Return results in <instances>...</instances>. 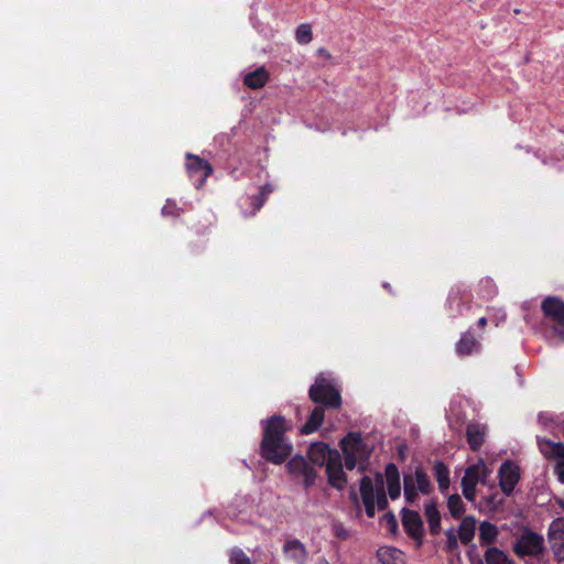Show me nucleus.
<instances>
[{
    "mask_svg": "<svg viewBox=\"0 0 564 564\" xmlns=\"http://www.w3.org/2000/svg\"><path fill=\"white\" fill-rule=\"evenodd\" d=\"M386 477L388 482H398L400 481V475L397 466L393 463H390L386 467Z\"/></svg>",
    "mask_w": 564,
    "mask_h": 564,
    "instance_id": "nucleus-32",
    "label": "nucleus"
},
{
    "mask_svg": "<svg viewBox=\"0 0 564 564\" xmlns=\"http://www.w3.org/2000/svg\"><path fill=\"white\" fill-rule=\"evenodd\" d=\"M547 540L554 560L558 563L564 562V518L553 520L547 530Z\"/></svg>",
    "mask_w": 564,
    "mask_h": 564,
    "instance_id": "nucleus-6",
    "label": "nucleus"
},
{
    "mask_svg": "<svg viewBox=\"0 0 564 564\" xmlns=\"http://www.w3.org/2000/svg\"><path fill=\"white\" fill-rule=\"evenodd\" d=\"M447 507L451 514L456 519H459L465 512L464 502L457 494L448 497Z\"/></svg>",
    "mask_w": 564,
    "mask_h": 564,
    "instance_id": "nucleus-28",
    "label": "nucleus"
},
{
    "mask_svg": "<svg viewBox=\"0 0 564 564\" xmlns=\"http://www.w3.org/2000/svg\"><path fill=\"white\" fill-rule=\"evenodd\" d=\"M285 557L294 564H306L308 552L306 546L297 539L288 540L283 545Z\"/></svg>",
    "mask_w": 564,
    "mask_h": 564,
    "instance_id": "nucleus-12",
    "label": "nucleus"
},
{
    "mask_svg": "<svg viewBox=\"0 0 564 564\" xmlns=\"http://www.w3.org/2000/svg\"><path fill=\"white\" fill-rule=\"evenodd\" d=\"M338 452L337 449H332L326 443L316 442L311 444L307 455L310 460L317 466H325L329 463L330 458H333V454Z\"/></svg>",
    "mask_w": 564,
    "mask_h": 564,
    "instance_id": "nucleus-13",
    "label": "nucleus"
},
{
    "mask_svg": "<svg viewBox=\"0 0 564 564\" xmlns=\"http://www.w3.org/2000/svg\"><path fill=\"white\" fill-rule=\"evenodd\" d=\"M344 466L339 452H335L326 467L328 484L338 490H343L347 484Z\"/></svg>",
    "mask_w": 564,
    "mask_h": 564,
    "instance_id": "nucleus-8",
    "label": "nucleus"
},
{
    "mask_svg": "<svg viewBox=\"0 0 564 564\" xmlns=\"http://www.w3.org/2000/svg\"><path fill=\"white\" fill-rule=\"evenodd\" d=\"M262 424L261 456L272 464L280 465L292 453V444L285 437L286 421L284 416L273 415Z\"/></svg>",
    "mask_w": 564,
    "mask_h": 564,
    "instance_id": "nucleus-1",
    "label": "nucleus"
},
{
    "mask_svg": "<svg viewBox=\"0 0 564 564\" xmlns=\"http://www.w3.org/2000/svg\"><path fill=\"white\" fill-rule=\"evenodd\" d=\"M498 535V530L496 525L490 522L484 521L479 527V540L481 544H490L492 543Z\"/></svg>",
    "mask_w": 564,
    "mask_h": 564,
    "instance_id": "nucleus-25",
    "label": "nucleus"
},
{
    "mask_svg": "<svg viewBox=\"0 0 564 564\" xmlns=\"http://www.w3.org/2000/svg\"><path fill=\"white\" fill-rule=\"evenodd\" d=\"M449 564H454L453 562H451Z\"/></svg>",
    "mask_w": 564,
    "mask_h": 564,
    "instance_id": "nucleus-47",
    "label": "nucleus"
},
{
    "mask_svg": "<svg viewBox=\"0 0 564 564\" xmlns=\"http://www.w3.org/2000/svg\"><path fill=\"white\" fill-rule=\"evenodd\" d=\"M350 498H351L355 502H357V501H358L357 494H356V491H355L354 489H351V491H350Z\"/></svg>",
    "mask_w": 564,
    "mask_h": 564,
    "instance_id": "nucleus-45",
    "label": "nucleus"
},
{
    "mask_svg": "<svg viewBox=\"0 0 564 564\" xmlns=\"http://www.w3.org/2000/svg\"><path fill=\"white\" fill-rule=\"evenodd\" d=\"M325 564H328V563H325Z\"/></svg>",
    "mask_w": 564,
    "mask_h": 564,
    "instance_id": "nucleus-48",
    "label": "nucleus"
},
{
    "mask_svg": "<svg viewBox=\"0 0 564 564\" xmlns=\"http://www.w3.org/2000/svg\"><path fill=\"white\" fill-rule=\"evenodd\" d=\"M317 54L319 56L324 57L325 59H330L332 58L330 53L326 48H324V47L318 48L317 50Z\"/></svg>",
    "mask_w": 564,
    "mask_h": 564,
    "instance_id": "nucleus-41",
    "label": "nucleus"
},
{
    "mask_svg": "<svg viewBox=\"0 0 564 564\" xmlns=\"http://www.w3.org/2000/svg\"><path fill=\"white\" fill-rule=\"evenodd\" d=\"M230 564H251L249 556L240 549H234L230 553Z\"/></svg>",
    "mask_w": 564,
    "mask_h": 564,
    "instance_id": "nucleus-31",
    "label": "nucleus"
},
{
    "mask_svg": "<svg viewBox=\"0 0 564 564\" xmlns=\"http://www.w3.org/2000/svg\"><path fill=\"white\" fill-rule=\"evenodd\" d=\"M478 348V343L470 334H465L457 343V351L459 355H469Z\"/></svg>",
    "mask_w": 564,
    "mask_h": 564,
    "instance_id": "nucleus-26",
    "label": "nucleus"
},
{
    "mask_svg": "<svg viewBox=\"0 0 564 564\" xmlns=\"http://www.w3.org/2000/svg\"><path fill=\"white\" fill-rule=\"evenodd\" d=\"M376 505L379 510H384L388 507V499L383 489V478L381 474H377L376 477L375 506Z\"/></svg>",
    "mask_w": 564,
    "mask_h": 564,
    "instance_id": "nucleus-27",
    "label": "nucleus"
},
{
    "mask_svg": "<svg viewBox=\"0 0 564 564\" xmlns=\"http://www.w3.org/2000/svg\"><path fill=\"white\" fill-rule=\"evenodd\" d=\"M424 513L430 527L431 534H438L441 530V514L437 510L436 503L433 501L426 503Z\"/></svg>",
    "mask_w": 564,
    "mask_h": 564,
    "instance_id": "nucleus-20",
    "label": "nucleus"
},
{
    "mask_svg": "<svg viewBox=\"0 0 564 564\" xmlns=\"http://www.w3.org/2000/svg\"><path fill=\"white\" fill-rule=\"evenodd\" d=\"M295 39L300 44H308L313 40L311 25L306 23L300 24L295 31Z\"/></svg>",
    "mask_w": 564,
    "mask_h": 564,
    "instance_id": "nucleus-30",
    "label": "nucleus"
},
{
    "mask_svg": "<svg viewBox=\"0 0 564 564\" xmlns=\"http://www.w3.org/2000/svg\"><path fill=\"white\" fill-rule=\"evenodd\" d=\"M434 476L438 482L441 491H445L449 487L448 468L443 462H435L433 466Z\"/></svg>",
    "mask_w": 564,
    "mask_h": 564,
    "instance_id": "nucleus-22",
    "label": "nucleus"
},
{
    "mask_svg": "<svg viewBox=\"0 0 564 564\" xmlns=\"http://www.w3.org/2000/svg\"><path fill=\"white\" fill-rule=\"evenodd\" d=\"M557 475H558V480L561 482H564V468H561L558 471H557Z\"/></svg>",
    "mask_w": 564,
    "mask_h": 564,
    "instance_id": "nucleus-44",
    "label": "nucleus"
},
{
    "mask_svg": "<svg viewBox=\"0 0 564 564\" xmlns=\"http://www.w3.org/2000/svg\"><path fill=\"white\" fill-rule=\"evenodd\" d=\"M308 397L314 403L324 409H339L341 406L339 390L323 377L316 378L308 390Z\"/></svg>",
    "mask_w": 564,
    "mask_h": 564,
    "instance_id": "nucleus-3",
    "label": "nucleus"
},
{
    "mask_svg": "<svg viewBox=\"0 0 564 564\" xmlns=\"http://www.w3.org/2000/svg\"><path fill=\"white\" fill-rule=\"evenodd\" d=\"M513 552L519 557L532 556L538 557L545 551L544 539L541 534L524 529L522 534L513 543Z\"/></svg>",
    "mask_w": 564,
    "mask_h": 564,
    "instance_id": "nucleus-5",
    "label": "nucleus"
},
{
    "mask_svg": "<svg viewBox=\"0 0 564 564\" xmlns=\"http://www.w3.org/2000/svg\"><path fill=\"white\" fill-rule=\"evenodd\" d=\"M388 492L391 499H397L400 497L401 488L400 481L398 482H388Z\"/></svg>",
    "mask_w": 564,
    "mask_h": 564,
    "instance_id": "nucleus-36",
    "label": "nucleus"
},
{
    "mask_svg": "<svg viewBox=\"0 0 564 564\" xmlns=\"http://www.w3.org/2000/svg\"><path fill=\"white\" fill-rule=\"evenodd\" d=\"M485 433L486 429L478 423H473L467 426V442L473 451L476 452L481 447L484 443Z\"/></svg>",
    "mask_w": 564,
    "mask_h": 564,
    "instance_id": "nucleus-19",
    "label": "nucleus"
},
{
    "mask_svg": "<svg viewBox=\"0 0 564 564\" xmlns=\"http://www.w3.org/2000/svg\"><path fill=\"white\" fill-rule=\"evenodd\" d=\"M487 325V318L486 317H481L478 319V326L479 327H485Z\"/></svg>",
    "mask_w": 564,
    "mask_h": 564,
    "instance_id": "nucleus-43",
    "label": "nucleus"
},
{
    "mask_svg": "<svg viewBox=\"0 0 564 564\" xmlns=\"http://www.w3.org/2000/svg\"><path fill=\"white\" fill-rule=\"evenodd\" d=\"M476 530V520L471 516H467L463 518L459 528H458V538L463 544H468L474 535Z\"/></svg>",
    "mask_w": 564,
    "mask_h": 564,
    "instance_id": "nucleus-21",
    "label": "nucleus"
},
{
    "mask_svg": "<svg viewBox=\"0 0 564 564\" xmlns=\"http://www.w3.org/2000/svg\"><path fill=\"white\" fill-rule=\"evenodd\" d=\"M360 495L362 500L375 499L376 488L373 487L372 480L368 476H364L360 480Z\"/></svg>",
    "mask_w": 564,
    "mask_h": 564,
    "instance_id": "nucleus-29",
    "label": "nucleus"
},
{
    "mask_svg": "<svg viewBox=\"0 0 564 564\" xmlns=\"http://www.w3.org/2000/svg\"><path fill=\"white\" fill-rule=\"evenodd\" d=\"M520 479L519 468L511 462H505L499 468V485L503 494L510 496Z\"/></svg>",
    "mask_w": 564,
    "mask_h": 564,
    "instance_id": "nucleus-9",
    "label": "nucleus"
},
{
    "mask_svg": "<svg viewBox=\"0 0 564 564\" xmlns=\"http://www.w3.org/2000/svg\"><path fill=\"white\" fill-rule=\"evenodd\" d=\"M324 415H325V409L321 405H316L312 410L306 423L301 427V430H300L301 433L302 434H311V433L316 432L324 421Z\"/></svg>",
    "mask_w": 564,
    "mask_h": 564,
    "instance_id": "nucleus-18",
    "label": "nucleus"
},
{
    "mask_svg": "<svg viewBox=\"0 0 564 564\" xmlns=\"http://www.w3.org/2000/svg\"><path fill=\"white\" fill-rule=\"evenodd\" d=\"M269 80V73L262 66L258 67L253 72L248 73L243 78V84L250 89H260Z\"/></svg>",
    "mask_w": 564,
    "mask_h": 564,
    "instance_id": "nucleus-17",
    "label": "nucleus"
},
{
    "mask_svg": "<svg viewBox=\"0 0 564 564\" xmlns=\"http://www.w3.org/2000/svg\"><path fill=\"white\" fill-rule=\"evenodd\" d=\"M264 198L263 197H260L259 195L258 196H253L252 197V205H253V212L252 214H254L256 212H258L264 204Z\"/></svg>",
    "mask_w": 564,
    "mask_h": 564,
    "instance_id": "nucleus-39",
    "label": "nucleus"
},
{
    "mask_svg": "<svg viewBox=\"0 0 564 564\" xmlns=\"http://www.w3.org/2000/svg\"><path fill=\"white\" fill-rule=\"evenodd\" d=\"M487 564H513L508 555L498 547H488L485 553Z\"/></svg>",
    "mask_w": 564,
    "mask_h": 564,
    "instance_id": "nucleus-24",
    "label": "nucleus"
},
{
    "mask_svg": "<svg viewBox=\"0 0 564 564\" xmlns=\"http://www.w3.org/2000/svg\"><path fill=\"white\" fill-rule=\"evenodd\" d=\"M539 448L544 457L557 459L556 471H558L561 468H564V443H556L550 440H540Z\"/></svg>",
    "mask_w": 564,
    "mask_h": 564,
    "instance_id": "nucleus-14",
    "label": "nucleus"
},
{
    "mask_svg": "<svg viewBox=\"0 0 564 564\" xmlns=\"http://www.w3.org/2000/svg\"><path fill=\"white\" fill-rule=\"evenodd\" d=\"M273 192V187L270 185V184H265L261 187V191L259 193V196L260 197H263L264 199L267 198V196L269 194H271Z\"/></svg>",
    "mask_w": 564,
    "mask_h": 564,
    "instance_id": "nucleus-40",
    "label": "nucleus"
},
{
    "mask_svg": "<svg viewBox=\"0 0 564 564\" xmlns=\"http://www.w3.org/2000/svg\"><path fill=\"white\" fill-rule=\"evenodd\" d=\"M286 469L292 476H302L305 488H310L315 484L317 473L303 456L295 455L292 457L286 463Z\"/></svg>",
    "mask_w": 564,
    "mask_h": 564,
    "instance_id": "nucleus-7",
    "label": "nucleus"
},
{
    "mask_svg": "<svg viewBox=\"0 0 564 564\" xmlns=\"http://www.w3.org/2000/svg\"><path fill=\"white\" fill-rule=\"evenodd\" d=\"M364 505H365V508H366V514L369 517V518H373L375 517V513H376V509H375V499H371V500H362Z\"/></svg>",
    "mask_w": 564,
    "mask_h": 564,
    "instance_id": "nucleus-37",
    "label": "nucleus"
},
{
    "mask_svg": "<svg viewBox=\"0 0 564 564\" xmlns=\"http://www.w3.org/2000/svg\"><path fill=\"white\" fill-rule=\"evenodd\" d=\"M402 524L406 533L413 540L417 541L419 545H421L423 536V521L419 512L403 508Z\"/></svg>",
    "mask_w": 564,
    "mask_h": 564,
    "instance_id": "nucleus-10",
    "label": "nucleus"
},
{
    "mask_svg": "<svg viewBox=\"0 0 564 564\" xmlns=\"http://www.w3.org/2000/svg\"><path fill=\"white\" fill-rule=\"evenodd\" d=\"M489 470L484 460H479L477 464L466 468L465 475L462 481L477 485L479 481L484 482L488 476Z\"/></svg>",
    "mask_w": 564,
    "mask_h": 564,
    "instance_id": "nucleus-15",
    "label": "nucleus"
},
{
    "mask_svg": "<svg viewBox=\"0 0 564 564\" xmlns=\"http://www.w3.org/2000/svg\"><path fill=\"white\" fill-rule=\"evenodd\" d=\"M544 316L552 322L564 325V301L557 296H547L541 304Z\"/></svg>",
    "mask_w": 564,
    "mask_h": 564,
    "instance_id": "nucleus-11",
    "label": "nucleus"
},
{
    "mask_svg": "<svg viewBox=\"0 0 564 564\" xmlns=\"http://www.w3.org/2000/svg\"><path fill=\"white\" fill-rule=\"evenodd\" d=\"M186 158L188 160L187 169L191 172H196V171L202 170L205 172L204 177H207L212 174L213 167L207 161L200 159L199 156L193 155V154H187Z\"/></svg>",
    "mask_w": 564,
    "mask_h": 564,
    "instance_id": "nucleus-23",
    "label": "nucleus"
},
{
    "mask_svg": "<svg viewBox=\"0 0 564 564\" xmlns=\"http://www.w3.org/2000/svg\"><path fill=\"white\" fill-rule=\"evenodd\" d=\"M446 538H447L446 547L448 551H453L454 549H456L458 546L457 538H456L455 533L453 532V530H448L446 532Z\"/></svg>",
    "mask_w": 564,
    "mask_h": 564,
    "instance_id": "nucleus-35",
    "label": "nucleus"
},
{
    "mask_svg": "<svg viewBox=\"0 0 564 564\" xmlns=\"http://www.w3.org/2000/svg\"><path fill=\"white\" fill-rule=\"evenodd\" d=\"M340 448L344 455L345 467L348 470H352L358 466V469L364 473V462L368 459L370 452L367 449L361 435L357 432L348 433L340 441Z\"/></svg>",
    "mask_w": 564,
    "mask_h": 564,
    "instance_id": "nucleus-2",
    "label": "nucleus"
},
{
    "mask_svg": "<svg viewBox=\"0 0 564 564\" xmlns=\"http://www.w3.org/2000/svg\"><path fill=\"white\" fill-rule=\"evenodd\" d=\"M336 535L341 538V539H346L348 536L346 531L344 529H341V528L336 530Z\"/></svg>",
    "mask_w": 564,
    "mask_h": 564,
    "instance_id": "nucleus-42",
    "label": "nucleus"
},
{
    "mask_svg": "<svg viewBox=\"0 0 564 564\" xmlns=\"http://www.w3.org/2000/svg\"><path fill=\"white\" fill-rule=\"evenodd\" d=\"M475 488H476L475 485L462 481L463 495L469 501H474L475 500V496H476V489Z\"/></svg>",
    "mask_w": 564,
    "mask_h": 564,
    "instance_id": "nucleus-34",
    "label": "nucleus"
},
{
    "mask_svg": "<svg viewBox=\"0 0 564 564\" xmlns=\"http://www.w3.org/2000/svg\"><path fill=\"white\" fill-rule=\"evenodd\" d=\"M432 488L431 480L422 467H416L413 473H404L403 489L406 502L414 503L419 492L429 495Z\"/></svg>",
    "mask_w": 564,
    "mask_h": 564,
    "instance_id": "nucleus-4",
    "label": "nucleus"
},
{
    "mask_svg": "<svg viewBox=\"0 0 564 564\" xmlns=\"http://www.w3.org/2000/svg\"><path fill=\"white\" fill-rule=\"evenodd\" d=\"M162 214L165 215V216L172 215V216H175V217H178L181 215L180 209H176L174 206H170V205H165L162 208Z\"/></svg>",
    "mask_w": 564,
    "mask_h": 564,
    "instance_id": "nucleus-38",
    "label": "nucleus"
},
{
    "mask_svg": "<svg viewBox=\"0 0 564 564\" xmlns=\"http://www.w3.org/2000/svg\"><path fill=\"white\" fill-rule=\"evenodd\" d=\"M558 505L564 509V497L561 500H558Z\"/></svg>",
    "mask_w": 564,
    "mask_h": 564,
    "instance_id": "nucleus-46",
    "label": "nucleus"
},
{
    "mask_svg": "<svg viewBox=\"0 0 564 564\" xmlns=\"http://www.w3.org/2000/svg\"><path fill=\"white\" fill-rule=\"evenodd\" d=\"M378 561L382 564H404V554L399 549L382 546L377 551Z\"/></svg>",
    "mask_w": 564,
    "mask_h": 564,
    "instance_id": "nucleus-16",
    "label": "nucleus"
},
{
    "mask_svg": "<svg viewBox=\"0 0 564 564\" xmlns=\"http://www.w3.org/2000/svg\"><path fill=\"white\" fill-rule=\"evenodd\" d=\"M383 521L390 532L395 533L398 531V520L392 512H388L383 516Z\"/></svg>",
    "mask_w": 564,
    "mask_h": 564,
    "instance_id": "nucleus-33",
    "label": "nucleus"
}]
</instances>
